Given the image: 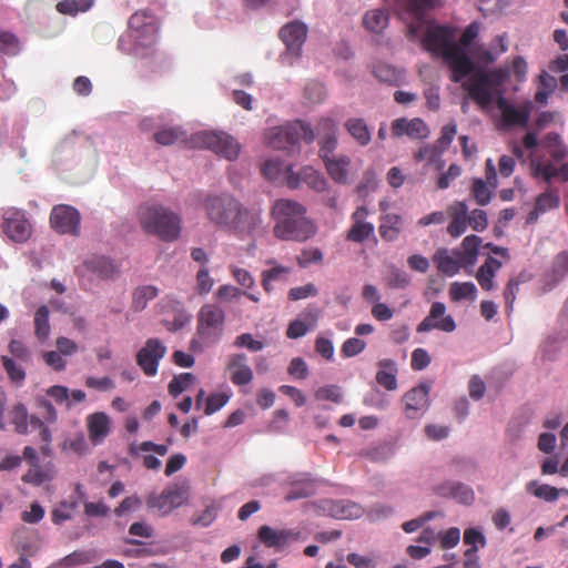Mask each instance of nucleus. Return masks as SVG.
Wrapping results in <instances>:
<instances>
[{
	"mask_svg": "<svg viewBox=\"0 0 568 568\" xmlns=\"http://www.w3.org/2000/svg\"><path fill=\"white\" fill-rule=\"evenodd\" d=\"M442 59L452 72L450 80L453 82L458 83L469 77L468 81L463 84L468 97L483 109L490 105L494 101L491 88L499 85L504 79L501 71L488 72L477 69L466 50L457 43L450 47Z\"/></svg>",
	"mask_w": 568,
	"mask_h": 568,
	"instance_id": "obj_1",
	"label": "nucleus"
},
{
	"mask_svg": "<svg viewBox=\"0 0 568 568\" xmlns=\"http://www.w3.org/2000/svg\"><path fill=\"white\" fill-rule=\"evenodd\" d=\"M211 224L240 237L251 235L261 223V214L247 209L230 194L207 195L203 201Z\"/></svg>",
	"mask_w": 568,
	"mask_h": 568,
	"instance_id": "obj_2",
	"label": "nucleus"
},
{
	"mask_svg": "<svg viewBox=\"0 0 568 568\" xmlns=\"http://www.w3.org/2000/svg\"><path fill=\"white\" fill-rule=\"evenodd\" d=\"M306 207L291 199H278L272 206V217L275 221L274 236L282 241L305 242L313 237L316 225L306 217Z\"/></svg>",
	"mask_w": 568,
	"mask_h": 568,
	"instance_id": "obj_3",
	"label": "nucleus"
},
{
	"mask_svg": "<svg viewBox=\"0 0 568 568\" xmlns=\"http://www.w3.org/2000/svg\"><path fill=\"white\" fill-rule=\"evenodd\" d=\"M530 166L532 176L541 179L548 186L544 192L537 195L534 210L527 215V224L536 223L541 214L560 206L559 190L550 186L551 181L558 179L561 182H568V162L556 166L550 160L537 159L531 161Z\"/></svg>",
	"mask_w": 568,
	"mask_h": 568,
	"instance_id": "obj_4",
	"label": "nucleus"
},
{
	"mask_svg": "<svg viewBox=\"0 0 568 568\" xmlns=\"http://www.w3.org/2000/svg\"><path fill=\"white\" fill-rule=\"evenodd\" d=\"M138 219L146 234L155 235L164 242H173L181 234L180 215L160 204L145 203L140 205Z\"/></svg>",
	"mask_w": 568,
	"mask_h": 568,
	"instance_id": "obj_5",
	"label": "nucleus"
},
{
	"mask_svg": "<svg viewBox=\"0 0 568 568\" xmlns=\"http://www.w3.org/2000/svg\"><path fill=\"white\" fill-rule=\"evenodd\" d=\"M316 135L310 124L295 121L281 126H274L265 132V140L270 146L276 150H288L300 141L310 144Z\"/></svg>",
	"mask_w": 568,
	"mask_h": 568,
	"instance_id": "obj_6",
	"label": "nucleus"
},
{
	"mask_svg": "<svg viewBox=\"0 0 568 568\" xmlns=\"http://www.w3.org/2000/svg\"><path fill=\"white\" fill-rule=\"evenodd\" d=\"M225 312L217 304H204L196 321V336L205 345L217 343L224 332Z\"/></svg>",
	"mask_w": 568,
	"mask_h": 568,
	"instance_id": "obj_7",
	"label": "nucleus"
},
{
	"mask_svg": "<svg viewBox=\"0 0 568 568\" xmlns=\"http://www.w3.org/2000/svg\"><path fill=\"white\" fill-rule=\"evenodd\" d=\"M191 144L196 148L212 150L229 161L237 159L241 146L239 142L225 132L202 131L192 135Z\"/></svg>",
	"mask_w": 568,
	"mask_h": 568,
	"instance_id": "obj_8",
	"label": "nucleus"
},
{
	"mask_svg": "<svg viewBox=\"0 0 568 568\" xmlns=\"http://www.w3.org/2000/svg\"><path fill=\"white\" fill-rule=\"evenodd\" d=\"M189 498V485L174 484L164 488L161 494L152 493L146 497L149 508L162 510L164 514L183 505Z\"/></svg>",
	"mask_w": 568,
	"mask_h": 568,
	"instance_id": "obj_9",
	"label": "nucleus"
},
{
	"mask_svg": "<svg viewBox=\"0 0 568 568\" xmlns=\"http://www.w3.org/2000/svg\"><path fill=\"white\" fill-rule=\"evenodd\" d=\"M2 231L14 243L27 242L32 233V226L23 211L16 207L2 210Z\"/></svg>",
	"mask_w": 568,
	"mask_h": 568,
	"instance_id": "obj_10",
	"label": "nucleus"
},
{
	"mask_svg": "<svg viewBox=\"0 0 568 568\" xmlns=\"http://www.w3.org/2000/svg\"><path fill=\"white\" fill-rule=\"evenodd\" d=\"M423 32L422 44L424 49L436 57L443 58L445 52L454 47V30L447 26H427Z\"/></svg>",
	"mask_w": 568,
	"mask_h": 568,
	"instance_id": "obj_11",
	"label": "nucleus"
},
{
	"mask_svg": "<svg viewBox=\"0 0 568 568\" xmlns=\"http://www.w3.org/2000/svg\"><path fill=\"white\" fill-rule=\"evenodd\" d=\"M306 37L307 27L300 21H293L282 27L280 38L286 45V52L282 57L283 62L292 64L293 60L301 57Z\"/></svg>",
	"mask_w": 568,
	"mask_h": 568,
	"instance_id": "obj_12",
	"label": "nucleus"
},
{
	"mask_svg": "<svg viewBox=\"0 0 568 568\" xmlns=\"http://www.w3.org/2000/svg\"><path fill=\"white\" fill-rule=\"evenodd\" d=\"M81 215L79 211L68 204L54 205L50 213L51 227L59 234H80Z\"/></svg>",
	"mask_w": 568,
	"mask_h": 568,
	"instance_id": "obj_13",
	"label": "nucleus"
},
{
	"mask_svg": "<svg viewBox=\"0 0 568 568\" xmlns=\"http://www.w3.org/2000/svg\"><path fill=\"white\" fill-rule=\"evenodd\" d=\"M368 209L364 205L358 206L351 215V227L346 231L345 240L352 243L362 244L365 241L374 240V224L367 221Z\"/></svg>",
	"mask_w": 568,
	"mask_h": 568,
	"instance_id": "obj_14",
	"label": "nucleus"
},
{
	"mask_svg": "<svg viewBox=\"0 0 568 568\" xmlns=\"http://www.w3.org/2000/svg\"><path fill=\"white\" fill-rule=\"evenodd\" d=\"M165 354L166 347L159 338H149L136 354V364L146 376H154Z\"/></svg>",
	"mask_w": 568,
	"mask_h": 568,
	"instance_id": "obj_15",
	"label": "nucleus"
},
{
	"mask_svg": "<svg viewBox=\"0 0 568 568\" xmlns=\"http://www.w3.org/2000/svg\"><path fill=\"white\" fill-rule=\"evenodd\" d=\"M438 329L452 333L456 329V323L452 315H446V305L442 302H434L428 315L417 325L418 333H427Z\"/></svg>",
	"mask_w": 568,
	"mask_h": 568,
	"instance_id": "obj_16",
	"label": "nucleus"
},
{
	"mask_svg": "<svg viewBox=\"0 0 568 568\" xmlns=\"http://www.w3.org/2000/svg\"><path fill=\"white\" fill-rule=\"evenodd\" d=\"M429 393L430 384L420 383L403 395L404 413L407 418H416L419 413L427 410L430 404Z\"/></svg>",
	"mask_w": 568,
	"mask_h": 568,
	"instance_id": "obj_17",
	"label": "nucleus"
},
{
	"mask_svg": "<svg viewBox=\"0 0 568 568\" xmlns=\"http://www.w3.org/2000/svg\"><path fill=\"white\" fill-rule=\"evenodd\" d=\"M496 106L501 113V125L504 128L527 125L531 110L529 103L521 108H516L505 97L499 94L496 99Z\"/></svg>",
	"mask_w": 568,
	"mask_h": 568,
	"instance_id": "obj_18",
	"label": "nucleus"
},
{
	"mask_svg": "<svg viewBox=\"0 0 568 568\" xmlns=\"http://www.w3.org/2000/svg\"><path fill=\"white\" fill-rule=\"evenodd\" d=\"M439 0H406L404 4L405 11L416 21L407 26V36L415 39L420 34L424 28V17L427 11L434 9Z\"/></svg>",
	"mask_w": 568,
	"mask_h": 568,
	"instance_id": "obj_19",
	"label": "nucleus"
},
{
	"mask_svg": "<svg viewBox=\"0 0 568 568\" xmlns=\"http://www.w3.org/2000/svg\"><path fill=\"white\" fill-rule=\"evenodd\" d=\"M320 158L334 153L338 145L337 125L331 118H321L316 124Z\"/></svg>",
	"mask_w": 568,
	"mask_h": 568,
	"instance_id": "obj_20",
	"label": "nucleus"
},
{
	"mask_svg": "<svg viewBox=\"0 0 568 568\" xmlns=\"http://www.w3.org/2000/svg\"><path fill=\"white\" fill-rule=\"evenodd\" d=\"M226 371L230 381L236 386H244L253 381V371L248 365V358L243 353L232 354L227 358Z\"/></svg>",
	"mask_w": 568,
	"mask_h": 568,
	"instance_id": "obj_21",
	"label": "nucleus"
},
{
	"mask_svg": "<svg viewBox=\"0 0 568 568\" xmlns=\"http://www.w3.org/2000/svg\"><path fill=\"white\" fill-rule=\"evenodd\" d=\"M392 134L395 138L407 135L410 139H426L429 135V129L419 118L412 120L399 118L392 122Z\"/></svg>",
	"mask_w": 568,
	"mask_h": 568,
	"instance_id": "obj_22",
	"label": "nucleus"
},
{
	"mask_svg": "<svg viewBox=\"0 0 568 568\" xmlns=\"http://www.w3.org/2000/svg\"><path fill=\"white\" fill-rule=\"evenodd\" d=\"M257 537L267 548L281 549L290 541L296 540L298 532L291 529H273L267 525H263L257 530Z\"/></svg>",
	"mask_w": 568,
	"mask_h": 568,
	"instance_id": "obj_23",
	"label": "nucleus"
},
{
	"mask_svg": "<svg viewBox=\"0 0 568 568\" xmlns=\"http://www.w3.org/2000/svg\"><path fill=\"white\" fill-rule=\"evenodd\" d=\"M331 179L338 184L348 183L351 158L347 155H334V153L321 158Z\"/></svg>",
	"mask_w": 568,
	"mask_h": 568,
	"instance_id": "obj_24",
	"label": "nucleus"
},
{
	"mask_svg": "<svg viewBox=\"0 0 568 568\" xmlns=\"http://www.w3.org/2000/svg\"><path fill=\"white\" fill-rule=\"evenodd\" d=\"M82 266L101 280H112L119 274V266L111 258L102 255L87 258Z\"/></svg>",
	"mask_w": 568,
	"mask_h": 568,
	"instance_id": "obj_25",
	"label": "nucleus"
},
{
	"mask_svg": "<svg viewBox=\"0 0 568 568\" xmlns=\"http://www.w3.org/2000/svg\"><path fill=\"white\" fill-rule=\"evenodd\" d=\"M110 424L109 416L103 412L93 413L87 417L88 434L93 445L103 443L108 437L111 430Z\"/></svg>",
	"mask_w": 568,
	"mask_h": 568,
	"instance_id": "obj_26",
	"label": "nucleus"
},
{
	"mask_svg": "<svg viewBox=\"0 0 568 568\" xmlns=\"http://www.w3.org/2000/svg\"><path fill=\"white\" fill-rule=\"evenodd\" d=\"M435 493L442 497H450L458 503L469 505L474 501L475 495L470 487L457 481H445L435 488Z\"/></svg>",
	"mask_w": 568,
	"mask_h": 568,
	"instance_id": "obj_27",
	"label": "nucleus"
},
{
	"mask_svg": "<svg viewBox=\"0 0 568 568\" xmlns=\"http://www.w3.org/2000/svg\"><path fill=\"white\" fill-rule=\"evenodd\" d=\"M324 509L337 519H355L364 514L358 504L349 500H327Z\"/></svg>",
	"mask_w": 568,
	"mask_h": 568,
	"instance_id": "obj_28",
	"label": "nucleus"
},
{
	"mask_svg": "<svg viewBox=\"0 0 568 568\" xmlns=\"http://www.w3.org/2000/svg\"><path fill=\"white\" fill-rule=\"evenodd\" d=\"M501 262L493 256H488L483 265L477 270L475 277L484 291H493L496 288L494 278L496 273L501 268Z\"/></svg>",
	"mask_w": 568,
	"mask_h": 568,
	"instance_id": "obj_29",
	"label": "nucleus"
},
{
	"mask_svg": "<svg viewBox=\"0 0 568 568\" xmlns=\"http://www.w3.org/2000/svg\"><path fill=\"white\" fill-rule=\"evenodd\" d=\"M433 261L438 272L446 276H454L464 267L460 256H456L454 253L450 255L447 248L437 250Z\"/></svg>",
	"mask_w": 568,
	"mask_h": 568,
	"instance_id": "obj_30",
	"label": "nucleus"
},
{
	"mask_svg": "<svg viewBox=\"0 0 568 568\" xmlns=\"http://www.w3.org/2000/svg\"><path fill=\"white\" fill-rule=\"evenodd\" d=\"M344 128L359 146H367L371 143L372 133L363 118H348L344 122Z\"/></svg>",
	"mask_w": 568,
	"mask_h": 568,
	"instance_id": "obj_31",
	"label": "nucleus"
},
{
	"mask_svg": "<svg viewBox=\"0 0 568 568\" xmlns=\"http://www.w3.org/2000/svg\"><path fill=\"white\" fill-rule=\"evenodd\" d=\"M481 239L471 234L464 237L462 248L454 251L456 256H460L464 268L473 267L476 264Z\"/></svg>",
	"mask_w": 568,
	"mask_h": 568,
	"instance_id": "obj_32",
	"label": "nucleus"
},
{
	"mask_svg": "<svg viewBox=\"0 0 568 568\" xmlns=\"http://www.w3.org/2000/svg\"><path fill=\"white\" fill-rule=\"evenodd\" d=\"M376 382L387 390L397 388V365L390 358H384L378 362Z\"/></svg>",
	"mask_w": 568,
	"mask_h": 568,
	"instance_id": "obj_33",
	"label": "nucleus"
},
{
	"mask_svg": "<svg viewBox=\"0 0 568 568\" xmlns=\"http://www.w3.org/2000/svg\"><path fill=\"white\" fill-rule=\"evenodd\" d=\"M378 232L386 242H394L399 237L403 229V217L396 213H387L381 217Z\"/></svg>",
	"mask_w": 568,
	"mask_h": 568,
	"instance_id": "obj_34",
	"label": "nucleus"
},
{
	"mask_svg": "<svg viewBox=\"0 0 568 568\" xmlns=\"http://www.w3.org/2000/svg\"><path fill=\"white\" fill-rule=\"evenodd\" d=\"M153 139L158 144L169 146L186 142L187 135L181 126L163 125L155 131Z\"/></svg>",
	"mask_w": 568,
	"mask_h": 568,
	"instance_id": "obj_35",
	"label": "nucleus"
},
{
	"mask_svg": "<svg viewBox=\"0 0 568 568\" xmlns=\"http://www.w3.org/2000/svg\"><path fill=\"white\" fill-rule=\"evenodd\" d=\"M316 480L310 477L294 481L285 495L286 501L307 498L315 494Z\"/></svg>",
	"mask_w": 568,
	"mask_h": 568,
	"instance_id": "obj_36",
	"label": "nucleus"
},
{
	"mask_svg": "<svg viewBox=\"0 0 568 568\" xmlns=\"http://www.w3.org/2000/svg\"><path fill=\"white\" fill-rule=\"evenodd\" d=\"M448 295L452 302L475 301L477 288L473 282H453L449 285Z\"/></svg>",
	"mask_w": 568,
	"mask_h": 568,
	"instance_id": "obj_37",
	"label": "nucleus"
},
{
	"mask_svg": "<svg viewBox=\"0 0 568 568\" xmlns=\"http://www.w3.org/2000/svg\"><path fill=\"white\" fill-rule=\"evenodd\" d=\"M158 288L153 285H143L136 287L132 293L131 308L134 312L143 311L148 303L158 296Z\"/></svg>",
	"mask_w": 568,
	"mask_h": 568,
	"instance_id": "obj_38",
	"label": "nucleus"
},
{
	"mask_svg": "<svg viewBox=\"0 0 568 568\" xmlns=\"http://www.w3.org/2000/svg\"><path fill=\"white\" fill-rule=\"evenodd\" d=\"M364 27L374 33H381L388 24V13L383 9H373L363 17Z\"/></svg>",
	"mask_w": 568,
	"mask_h": 568,
	"instance_id": "obj_39",
	"label": "nucleus"
},
{
	"mask_svg": "<svg viewBox=\"0 0 568 568\" xmlns=\"http://www.w3.org/2000/svg\"><path fill=\"white\" fill-rule=\"evenodd\" d=\"M300 176L310 189L316 192H324L327 189L325 176L312 166H304L300 170Z\"/></svg>",
	"mask_w": 568,
	"mask_h": 568,
	"instance_id": "obj_40",
	"label": "nucleus"
},
{
	"mask_svg": "<svg viewBox=\"0 0 568 568\" xmlns=\"http://www.w3.org/2000/svg\"><path fill=\"white\" fill-rule=\"evenodd\" d=\"M526 490L529 494L534 495L535 497L544 499L549 503L557 500L559 494L561 491H566L565 489L560 490L547 484H539L537 480H531L527 483Z\"/></svg>",
	"mask_w": 568,
	"mask_h": 568,
	"instance_id": "obj_41",
	"label": "nucleus"
},
{
	"mask_svg": "<svg viewBox=\"0 0 568 568\" xmlns=\"http://www.w3.org/2000/svg\"><path fill=\"white\" fill-rule=\"evenodd\" d=\"M1 362L9 379L16 385H21L27 376L23 367L26 363H20L8 355H2Z\"/></svg>",
	"mask_w": 568,
	"mask_h": 568,
	"instance_id": "obj_42",
	"label": "nucleus"
},
{
	"mask_svg": "<svg viewBox=\"0 0 568 568\" xmlns=\"http://www.w3.org/2000/svg\"><path fill=\"white\" fill-rule=\"evenodd\" d=\"M129 27L133 31L143 30L152 36L156 32V27L153 23V17L146 11L134 12L129 19Z\"/></svg>",
	"mask_w": 568,
	"mask_h": 568,
	"instance_id": "obj_43",
	"label": "nucleus"
},
{
	"mask_svg": "<svg viewBox=\"0 0 568 568\" xmlns=\"http://www.w3.org/2000/svg\"><path fill=\"white\" fill-rule=\"evenodd\" d=\"M49 314L47 305L40 306L34 313V334L40 341L47 339L50 335Z\"/></svg>",
	"mask_w": 568,
	"mask_h": 568,
	"instance_id": "obj_44",
	"label": "nucleus"
},
{
	"mask_svg": "<svg viewBox=\"0 0 568 568\" xmlns=\"http://www.w3.org/2000/svg\"><path fill=\"white\" fill-rule=\"evenodd\" d=\"M93 555L90 551L77 550L52 564L50 568H72L79 565L91 562Z\"/></svg>",
	"mask_w": 568,
	"mask_h": 568,
	"instance_id": "obj_45",
	"label": "nucleus"
},
{
	"mask_svg": "<svg viewBox=\"0 0 568 568\" xmlns=\"http://www.w3.org/2000/svg\"><path fill=\"white\" fill-rule=\"evenodd\" d=\"M93 0H62L57 3L55 9L61 14L75 16L91 8Z\"/></svg>",
	"mask_w": 568,
	"mask_h": 568,
	"instance_id": "obj_46",
	"label": "nucleus"
},
{
	"mask_svg": "<svg viewBox=\"0 0 568 568\" xmlns=\"http://www.w3.org/2000/svg\"><path fill=\"white\" fill-rule=\"evenodd\" d=\"M548 152L554 162H560L568 155V148L562 142L560 136L556 133H549L547 135Z\"/></svg>",
	"mask_w": 568,
	"mask_h": 568,
	"instance_id": "obj_47",
	"label": "nucleus"
},
{
	"mask_svg": "<svg viewBox=\"0 0 568 568\" xmlns=\"http://www.w3.org/2000/svg\"><path fill=\"white\" fill-rule=\"evenodd\" d=\"M291 270L282 265H275L262 273V286L266 292H271L272 283L285 280Z\"/></svg>",
	"mask_w": 568,
	"mask_h": 568,
	"instance_id": "obj_48",
	"label": "nucleus"
},
{
	"mask_svg": "<svg viewBox=\"0 0 568 568\" xmlns=\"http://www.w3.org/2000/svg\"><path fill=\"white\" fill-rule=\"evenodd\" d=\"M374 75L382 82L395 84L400 79L399 71L386 63H377L373 67Z\"/></svg>",
	"mask_w": 568,
	"mask_h": 568,
	"instance_id": "obj_49",
	"label": "nucleus"
},
{
	"mask_svg": "<svg viewBox=\"0 0 568 568\" xmlns=\"http://www.w3.org/2000/svg\"><path fill=\"white\" fill-rule=\"evenodd\" d=\"M53 478V474L50 470H44L37 465H33L23 476L22 481L40 486L45 481H50Z\"/></svg>",
	"mask_w": 568,
	"mask_h": 568,
	"instance_id": "obj_50",
	"label": "nucleus"
},
{
	"mask_svg": "<svg viewBox=\"0 0 568 568\" xmlns=\"http://www.w3.org/2000/svg\"><path fill=\"white\" fill-rule=\"evenodd\" d=\"M195 377L191 373H182L173 377L169 384V393L173 397H178L183 393L193 382Z\"/></svg>",
	"mask_w": 568,
	"mask_h": 568,
	"instance_id": "obj_51",
	"label": "nucleus"
},
{
	"mask_svg": "<svg viewBox=\"0 0 568 568\" xmlns=\"http://www.w3.org/2000/svg\"><path fill=\"white\" fill-rule=\"evenodd\" d=\"M12 424L14 425V429L17 433L27 434V432H28V409L22 403H19L13 406Z\"/></svg>",
	"mask_w": 568,
	"mask_h": 568,
	"instance_id": "obj_52",
	"label": "nucleus"
},
{
	"mask_svg": "<svg viewBox=\"0 0 568 568\" xmlns=\"http://www.w3.org/2000/svg\"><path fill=\"white\" fill-rule=\"evenodd\" d=\"M487 184V181L485 182L481 179H475L471 186L473 196L476 202L483 206L487 205L491 199V192Z\"/></svg>",
	"mask_w": 568,
	"mask_h": 568,
	"instance_id": "obj_53",
	"label": "nucleus"
},
{
	"mask_svg": "<svg viewBox=\"0 0 568 568\" xmlns=\"http://www.w3.org/2000/svg\"><path fill=\"white\" fill-rule=\"evenodd\" d=\"M8 349L11 354L10 357L17 359L20 363L29 364L31 362L30 349L19 339H11Z\"/></svg>",
	"mask_w": 568,
	"mask_h": 568,
	"instance_id": "obj_54",
	"label": "nucleus"
},
{
	"mask_svg": "<svg viewBox=\"0 0 568 568\" xmlns=\"http://www.w3.org/2000/svg\"><path fill=\"white\" fill-rule=\"evenodd\" d=\"M437 538L440 541L442 549H450L458 545L460 540V530L457 527H452L445 531L438 532Z\"/></svg>",
	"mask_w": 568,
	"mask_h": 568,
	"instance_id": "obj_55",
	"label": "nucleus"
},
{
	"mask_svg": "<svg viewBox=\"0 0 568 568\" xmlns=\"http://www.w3.org/2000/svg\"><path fill=\"white\" fill-rule=\"evenodd\" d=\"M315 397L318 400H329L336 404H339L343 400L341 388L336 385L320 387L315 392Z\"/></svg>",
	"mask_w": 568,
	"mask_h": 568,
	"instance_id": "obj_56",
	"label": "nucleus"
},
{
	"mask_svg": "<svg viewBox=\"0 0 568 568\" xmlns=\"http://www.w3.org/2000/svg\"><path fill=\"white\" fill-rule=\"evenodd\" d=\"M296 260L301 267H306L313 263H322L323 253L317 247L304 248Z\"/></svg>",
	"mask_w": 568,
	"mask_h": 568,
	"instance_id": "obj_57",
	"label": "nucleus"
},
{
	"mask_svg": "<svg viewBox=\"0 0 568 568\" xmlns=\"http://www.w3.org/2000/svg\"><path fill=\"white\" fill-rule=\"evenodd\" d=\"M19 50L18 38L6 30L0 29V51L9 54H14Z\"/></svg>",
	"mask_w": 568,
	"mask_h": 568,
	"instance_id": "obj_58",
	"label": "nucleus"
},
{
	"mask_svg": "<svg viewBox=\"0 0 568 568\" xmlns=\"http://www.w3.org/2000/svg\"><path fill=\"white\" fill-rule=\"evenodd\" d=\"M233 345L235 347H244L251 352H260L264 348V343L262 341L254 339L253 335L250 333H243L239 335Z\"/></svg>",
	"mask_w": 568,
	"mask_h": 568,
	"instance_id": "obj_59",
	"label": "nucleus"
},
{
	"mask_svg": "<svg viewBox=\"0 0 568 568\" xmlns=\"http://www.w3.org/2000/svg\"><path fill=\"white\" fill-rule=\"evenodd\" d=\"M366 343L356 337L347 338L342 345V355L344 357H353L358 355L365 349Z\"/></svg>",
	"mask_w": 568,
	"mask_h": 568,
	"instance_id": "obj_60",
	"label": "nucleus"
},
{
	"mask_svg": "<svg viewBox=\"0 0 568 568\" xmlns=\"http://www.w3.org/2000/svg\"><path fill=\"white\" fill-rule=\"evenodd\" d=\"M62 449L64 452H72L78 455H83L88 450L85 438L82 434H79L72 438L63 442Z\"/></svg>",
	"mask_w": 568,
	"mask_h": 568,
	"instance_id": "obj_61",
	"label": "nucleus"
},
{
	"mask_svg": "<svg viewBox=\"0 0 568 568\" xmlns=\"http://www.w3.org/2000/svg\"><path fill=\"white\" fill-rule=\"evenodd\" d=\"M457 133V126L455 122H450L443 126L440 136L436 140L435 144L440 148L444 152L452 144Z\"/></svg>",
	"mask_w": 568,
	"mask_h": 568,
	"instance_id": "obj_62",
	"label": "nucleus"
},
{
	"mask_svg": "<svg viewBox=\"0 0 568 568\" xmlns=\"http://www.w3.org/2000/svg\"><path fill=\"white\" fill-rule=\"evenodd\" d=\"M284 170L285 166L278 160H267L261 168L262 174L272 181L277 180Z\"/></svg>",
	"mask_w": 568,
	"mask_h": 568,
	"instance_id": "obj_63",
	"label": "nucleus"
},
{
	"mask_svg": "<svg viewBox=\"0 0 568 568\" xmlns=\"http://www.w3.org/2000/svg\"><path fill=\"white\" fill-rule=\"evenodd\" d=\"M229 400V396L224 393L212 394L206 398L204 408L205 415H212L220 410Z\"/></svg>",
	"mask_w": 568,
	"mask_h": 568,
	"instance_id": "obj_64",
	"label": "nucleus"
}]
</instances>
